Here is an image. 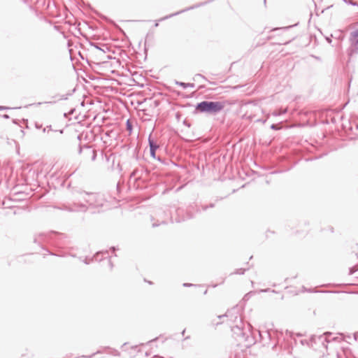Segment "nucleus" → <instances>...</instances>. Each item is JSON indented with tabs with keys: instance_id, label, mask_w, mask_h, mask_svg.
<instances>
[{
	"instance_id": "nucleus-1",
	"label": "nucleus",
	"mask_w": 358,
	"mask_h": 358,
	"mask_svg": "<svg viewBox=\"0 0 358 358\" xmlns=\"http://www.w3.org/2000/svg\"><path fill=\"white\" fill-rule=\"evenodd\" d=\"M80 193H87L85 191L76 190L74 191L69 201L63 205V208L70 212H85L87 210V203H85L87 197H78L76 195Z\"/></svg>"
},
{
	"instance_id": "nucleus-2",
	"label": "nucleus",
	"mask_w": 358,
	"mask_h": 358,
	"mask_svg": "<svg viewBox=\"0 0 358 358\" xmlns=\"http://www.w3.org/2000/svg\"><path fill=\"white\" fill-rule=\"evenodd\" d=\"M225 106V101H203L196 104V110L200 113L216 115L220 113Z\"/></svg>"
},
{
	"instance_id": "nucleus-3",
	"label": "nucleus",
	"mask_w": 358,
	"mask_h": 358,
	"mask_svg": "<svg viewBox=\"0 0 358 358\" xmlns=\"http://www.w3.org/2000/svg\"><path fill=\"white\" fill-rule=\"evenodd\" d=\"M120 47L121 46H94L96 57L102 62H105L106 59H115L116 51H120Z\"/></svg>"
},
{
	"instance_id": "nucleus-4",
	"label": "nucleus",
	"mask_w": 358,
	"mask_h": 358,
	"mask_svg": "<svg viewBox=\"0 0 358 358\" xmlns=\"http://www.w3.org/2000/svg\"><path fill=\"white\" fill-rule=\"evenodd\" d=\"M331 334L326 332L322 335H313L310 337V348L317 351L322 352L327 349V344L330 341Z\"/></svg>"
},
{
	"instance_id": "nucleus-5",
	"label": "nucleus",
	"mask_w": 358,
	"mask_h": 358,
	"mask_svg": "<svg viewBox=\"0 0 358 358\" xmlns=\"http://www.w3.org/2000/svg\"><path fill=\"white\" fill-rule=\"evenodd\" d=\"M76 198L78 199L80 196L82 197H87L85 200V203H87V207L92 206V207H99L103 206L104 203V199L102 195L97 193H80L77 194Z\"/></svg>"
},
{
	"instance_id": "nucleus-6",
	"label": "nucleus",
	"mask_w": 358,
	"mask_h": 358,
	"mask_svg": "<svg viewBox=\"0 0 358 358\" xmlns=\"http://www.w3.org/2000/svg\"><path fill=\"white\" fill-rule=\"evenodd\" d=\"M236 324L231 327V331L234 334H236L237 336L245 338L246 334L244 331V327L241 317H236Z\"/></svg>"
},
{
	"instance_id": "nucleus-7",
	"label": "nucleus",
	"mask_w": 358,
	"mask_h": 358,
	"mask_svg": "<svg viewBox=\"0 0 358 358\" xmlns=\"http://www.w3.org/2000/svg\"><path fill=\"white\" fill-rule=\"evenodd\" d=\"M83 152L85 156H89L91 157L92 161H95L96 158V151L94 149H92L90 146L88 145H84L83 147L80 146L79 153H82Z\"/></svg>"
},
{
	"instance_id": "nucleus-8",
	"label": "nucleus",
	"mask_w": 358,
	"mask_h": 358,
	"mask_svg": "<svg viewBox=\"0 0 358 358\" xmlns=\"http://www.w3.org/2000/svg\"><path fill=\"white\" fill-rule=\"evenodd\" d=\"M157 215L158 217H159L160 218H162V220L160 221L159 223H157V222H153L152 223V227H158L159 224H165L166 223V220L163 218H168L169 216V214L167 213L165 211H162V210H159L157 213Z\"/></svg>"
},
{
	"instance_id": "nucleus-9",
	"label": "nucleus",
	"mask_w": 358,
	"mask_h": 358,
	"mask_svg": "<svg viewBox=\"0 0 358 358\" xmlns=\"http://www.w3.org/2000/svg\"><path fill=\"white\" fill-rule=\"evenodd\" d=\"M148 143H149V146H150V156L155 159L156 158V156H155V152H156V150L159 148L158 145L151 138V137L150 136L149 138H148Z\"/></svg>"
},
{
	"instance_id": "nucleus-10",
	"label": "nucleus",
	"mask_w": 358,
	"mask_h": 358,
	"mask_svg": "<svg viewBox=\"0 0 358 358\" xmlns=\"http://www.w3.org/2000/svg\"><path fill=\"white\" fill-rule=\"evenodd\" d=\"M257 331L262 340L264 339V336H266L268 338V339H271V333L268 330H266L265 331L257 330Z\"/></svg>"
},
{
	"instance_id": "nucleus-11",
	"label": "nucleus",
	"mask_w": 358,
	"mask_h": 358,
	"mask_svg": "<svg viewBox=\"0 0 358 358\" xmlns=\"http://www.w3.org/2000/svg\"><path fill=\"white\" fill-rule=\"evenodd\" d=\"M358 52V46H350L348 50V53L350 57H351L354 54H357Z\"/></svg>"
},
{
	"instance_id": "nucleus-12",
	"label": "nucleus",
	"mask_w": 358,
	"mask_h": 358,
	"mask_svg": "<svg viewBox=\"0 0 358 358\" xmlns=\"http://www.w3.org/2000/svg\"><path fill=\"white\" fill-rule=\"evenodd\" d=\"M47 236V234L43 233L39 234L34 237V242L40 244L43 241V238H46Z\"/></svg>"
},
{
	"instance_id": "nucleus-13",
	"label": "nucleus",
	"mask_w": 358,
	"mask_h": 358,
	"mask_svg": "<svg viewBox=\"0 0 358 358\" xmlns=\"http://www.w3.org/2000/svg\"><path fill=\"white\" fill-rule=\"evenodd\" d=\"M286 113H287V109L286 108H285V109H278V110H276L273 111L272 113V115L273 116L277 117V116H280L281 115L285 114Z\"/></svg>"
},
{
	"instance_id": "nucleus-14",
	"label": "nucleus",
	"mask_w": 358,
	"mask_h": 358,
	"mask_svg": "<svg viewBox=\"0 0 358 358\" xmlns=\"http://www.w3.org/2000/svg\"><path fill=\"white\" fill-rule=\"evenodd\" d=\"M176 84L177 85H179V86L182 87L184 89H186V88H187L188 87H193V84H190V83H185L179 82V81H176Z\"/></svg>"
},
{
	"instance_id": "nucleus-15",
	"label": "nucleus",
	"mask_w": 358,
	"mask_h": 358,
	"mask_svg": "<svg viewBox=\"0 0 358 358\" xmlns=\"http://www.w3.org/2000/svg\"><path fill=\"white\" fill-rule=\"evenodd\" d=\"M194 8V7H191V8H187V9H185V10H181V11H179V12H177V13H173V14H171V15H169V16H166V17H164V18H162V20L168 19V18H169V17H171L175 16V15H178V14H180V13H182V12H184V11L192 9V8Z\"/></svg>"
},
{
	"instance_id": "nucleus-16",
	"label": "nucleus",
	"mask_w": 358,
	"mask_h": 358,
	"mask_svg": "<svg viewBox=\"0 0 358 358\" xmlns=\"http://www.w3.org/2000/svg\"><path fill=\"white\" fill-rule=\"evenodd\" d=\"M352 38L355 40L356 44H358V29L352 33Z\"/></svg>"
},
{
	"instance_id": "nucleus-17",
	"label": "nucleus",
	"mask_w": 358,
	"mask_h": 358,
	"mask_svg": "<svg viewBox=\"0 0 358 358\" xmlns=\"http://www.w3.org/2000/svg\"><path fill=\"white\" fill-rule=\"evenodd\" d=\"M126 127H127V130L129 131V134H131L132 131L133 127H132V124L129 120H128L126 122Z\"/></svg>"
},
{
	"instance_id": "nucleus-18",
	"label": "nucleus",
	"mask_w": 358,
	"mask_h": 358,
	"mask_svg": "<svg viewBox=\"0 0 358 358\" xmlns=\"http://www.w3.org/2000/svg\"><path fill=\"white\" fill-rule=\"evenodd\" d=\"M301 343L303 345H308V347L310 348V338L308 340V339L301 340Z\"/></svg>"
},
{
	"instance_id": "nucleus-19",
	"label": "nucleus",
	"mask_w": 358,
	"mask_h": 358,
	"mask_svg": "<svg viewBox=\"0 0 358 358\" xmlns=\"http://www.w3.org/2000/svg\"><path fill=\"white\" fill-rule=\"evenodd\" d=\"M358 270V267L357 266H352L350 268V274H353Z\"/></svg>"
},
{
	"instance_id": "nucleus-20",
	"label": "nucleus",
	"mask_w": 358,
	"mask_h": 358,
	"mask_svg": "<svg viewBox=\"0 0 358 358\" xmlns=\"http://www.w3.org/2000/svg\"><path fill=\"white\" fill-rule=\"evenodd\" d=\"M245 271V269L239 268V269H237L234 273H235V274H243Z\"/></svg>"
},
{
	"instance_id": "nucleus-21",
	"label": "nucleus",
	"mask_w": 358,
	"mask_h": 358,
	"mask_svg": "<svg viewBox=\"0 0 358 358\" xmlns=\"http://www.w3.org/2000/svg\"><path fill=\"white\" fill-rule=\"evenodd\" d=\"M51 126H47L46 127L43 128V132H49L51 131Z\"/></svg>"
},
{
	"instance_id": "nucleus-22",
	"label": "nucleus",
	"mask_w": 358,
	"mask_h": 358,
	"mask_svg": "<svg viewBox=\"0 0 358 358\" xmlns=\"http://www.w3.org/2000/svg\"><path fill=\"white\" fill-rule=\"evenodd\" d=\"M271 129H273V130H278L279 127H278V126L277 124H273L271 126Z\"/></svg>"
},
{
	"instance_id": "nucleus-23",
	"label": "nucleus",
	"mask_w": 358,
	"mask_h": 358,
	"mask_svg": "<svg viewBox=\"0 0 358 358\" xmlns=\"http://www.w3.org/2000/svg\"><path fill=\"white\" fill-rule=\"evenodd\" d=\"M185 220V217H177V218H176L175 220L176 222H180L182 221H184Z\"/></svg>"
},
{
	"instance_id": "nucleus-24",
	"label": "nucleus",
	"mask_w": 358,
	"mask_h": 358,
	"mask_svg": "<svg viewBox=\"0 0 358 358\" xmlns=\"http://www.w3.org/2000/svg\"><path fill=\"white\" fill-rule=\"evenodd\" d=\"M99 254H100V252H97V253L96 254V255H95V256H94V257H93L92 260L94 259L96 261H100V260H101V259H99Z\"/></svg>"
},
{
	"instance_id": "nucleus-25",
	"label": "nucleus",
	"mask_w": 358,
	"mask_h": 358,
	"mask_svg": "<svg viewBox=\"0 0 358 358\" xmlns=\"http://www.w3.org/2000/svg\"><path fill=\"white\" fill-rule=\"evenodd\" d=\"M289 43V41H285V42H283V43H277L276 45H286Z\"/></svg>"
},
{
	"instance_id": "nucleus-26",
	"label": "nucleus",
	"mask_w": 358,
	"mask_h": 358,
	"mask_svg": "<svg viewBox=\"0 0 358 358\" xmlns=\"http://www.w3.org/2000/svg\"><path fill=\"white\" fill-rule=\"evenodd\" d=\"M247 327H248V331H250V330L252 329V327L251 326V324L248 323Z\"/></svg>"
},
{
	"instance_id": "nucleus-27",
	"label": "nucleus",
	"mask_w": 358,
	"mask_h": 358,
	"mask_svg": "<svg viewBox=\"0 0 358 358\" xmlns=\"http://www.w3.org/2000/svg\"><path fill=\"white\" fill-rule=\"evenodd\" d=\"M193 285L192 284H190V283H184L183 284V286L184 287H190V286H192Z\"/></svg>"
},
{
	"instance_id": "nucleus-28",
	"label": "nucleus",
	"mask_w": 358,
	"mask_h": 358,
	"mask_svg": "<svg viewBox=\"0 0 358 358\" xmlns=\"http://www.w3.org/2000/svg\"><path fill=\"white\" fill-rule=\"evenodd\" d=\"M182 211H183V210H181V209H178V210H176V213H177V214L179 215L180 213H182Z\"/></svg>"
},
{
	"instance_id": "nucleus-29",
	"label": "nucleus",
	"mask_w": 358,
	"mask_h": 358,
	"mask_svg": "<svg viewBox=\"0 0 358 358\" xmlns=\"http://www.w3.org/2000/svg\"><path fill=\"white\" fill-rule=\"evenodd\" d=\"M348 3H349L350 4L353 5V6H356V5H357V3H354V2L352 1V0H349V1H348Z\"/></svg>"
},
{
	"instance_id": "nucleus-30",
	"label": "nucleus",
	"mask_w": 358,
	"mask_h": 358,
	"mask_svg": "<svg viewBox=\"0 0 358 358\" xmlns=\"http://www.w3.org/2000/svg\"><path fill=\"white\" fill-rule=\"evenodd\" d=\"M196 77H200V78H203L204 80L206 79L205 77L203 76H202L201 74H196Z\"/></svg>"
},
{
	"instance_id": "nucleus-31",
	"label": "nucleus",
	"mask_w": 358,
	"mask_h": 358,
	"mask_svg": "<svg viewBox=\"0 0 358 358\" xmlns=\"http://www.w3.org/2000/svg\"><path fill=\"white\" fill-rule=\"evenodd\" d=\"M96 353H94L92 354V355L89 356V357H85V356H83L82 357L83 358H92Z\"/></svg>"
},
{
	"instance_id": "nucleus-32",
	"label": "nucleus",
	"mask_w": 358,
	"mask_h": 358,
	"mask_svg": "<svg viewBox=\"0 0 358 358\" xmlns=\"http://www.w3.org/2000/svg\"><path fill=\"white\" fill-rule=\"evenodd\" d=\"M208 208V206H202V210H206Z\"/></svg>"
},
{
	"instance_id": "nucleus-33",
	"label": "nucleus",
	"mask_w": 358,
	"mask_h": 358,
	"mask_svg": "<svg viewBox=\"0 0 358 358\" xmlns=\"http://www.w3.org/2000/svg\"><path fill=\"white\" fill-rule=\"evenodd\" d=\"M6 109H8V108L4 107V106H0V110H6Z\"/></svg>"
},
{
	"instance_id": "nucleus-34",
	"label": "nucleus",
	"mask_w": 358,
	"mask_h": 358,
	"mask_svg": "<svg viewBox=\"0 0 358 358\" xmlns=\"http://www.w3.org/2000/svg\"><path fill=\"white\" fill-rule=\"evenodd\" d=\"M192 217H193V215H190V214H189V213H188V214H187V219H190V218H192Z\"/></svg>"
},
{
	"instance_id": "nucleus-35",
	"label": "nucleus",
	"mask_w": 358,
	"mask_h": 358,
	"mask_svg": "<svg viewBox=\"0 0 358 358\" xmlns=\"http://www.w3.org/2000/svg\"><path fill=\"white\" fill-rule=\"evenodd\" d=\"M3 117L5 118V119H8L9 118V115L5 114V115H3Z\"/></svg>"
},
{
	"instance_id": "nucleus-36",
	"label": "nucleus",
	"mask_w": 358,
	"mask_h": 358,
	"mask_svg": "<svg viewBox=\"0 0 358 358\" xmlns=\"http://www.w3.org/2000/svg\"><path fill=\"white\" fill-rule=\"evenodd\" d=\"M224 316H228V315H227V314H225V315H220L218 317L221 318V317H224Z\"/></svg>"
},
{
	"instance_id": "nucleus-37",
	"label": "nucleus",
	"mask_w": 358,
	"mask_h": 358,
	"mask_svg": "<svg viewBox=\"0 0 358 358\" xmlns=\"http://www.w3.org/2000/svg\"><path fill=\"white\" fill-rule=\"evenodd\" d=\"M36 128H38V129H39V128H41V125H38V124H36Z\"/></svg>"
},
{
	"instance_id": "nucleus-38",
	"label": "nucleus",
	"mask_w": 358,
	"mask_h": 358,
	"mask_svg": "<svg viewBox=\"0 0 358 358\" xmlns=\"http://www.w3.org/2000/svg\"><path fill=\"white\" fill-rule=\"evenodd\" d=\"M357 335H358V333L355 334V338L356 340H357Z\"/></svg>"
},
{
	"instance_id": "nucleus-39",
	"label": "nucleus",
	"mask_w": 358,
	"mask_h": 358,
	"mask_svg": "<svg viewBox=\"0 0 358 358\" xmlns=\"http://www.w3.org/2000/svg\"><path fill=\"white\" fill-rule=\"evenodd\" d=\"M209 207H210V208L214 207V204L213 203L210 204Z\"/></svg>"
},
{
	"instance_id": "nucleus-40",
	"label": "nucleus",
	"mask_w": 358,
	"mask_h": 358,
	"mask_svg": "<svg viewBox=\"0 0 358 358\" xmlns=\"http://www.w3.org/2000/svg\"><path fill=\"white\" fill-rule=\"evenodd\" d=\"M67 98L65 97L64 96H62V97L61 98V99H66Z\"/></svg>"
},
{
	"instance_id": "nucleus-41",
	"label": "nucleus",
	"mask_w": 358,
	"mask_h": 358,
	"mask_svg": "<svg viewBox=\"0 0 358 358\" xmlns=\"http://www.w3.org/2000/svg\"><path fill=\"white\" fill-rule=\"evenodd\" d=\"M111 250H113V251H115V247H112Z\"/></svg>"
},
{
	"instance_id": "nucleus-42",
	"label": "nucleus",
	"mask_w": 358,
	"mask_h": 358,
	"mask_svg": "<svg viewBox=\"0 0 358 358\" xmlns=\"http://www.w3.org/2000/svg\"><path fill=\"white\" fill-rule=\"evenodd\" d=\"M135 176V172H133V173H131V176Z\"/></svg>"
},
{
	"instance_id": "nucleus-43",
	"label": "nucleus",
	"mask_w": 358,
	"mask_h": 358,
	"mask_svg": "<svg viewBox=\"0 0 358 358\" xmlns=\"http://www.w3.org/2000/svg\"><path fill=\"white\" fill-rule=\"evenodd\" d=\"M185 330L184 329L182 331V334L184 335L185 334Z\"/></svg>"
},
{
	"instance_id": "nucleus-44",
	"label": "nucleus",
	"mask_w": 358,
	"mask_h": 358,
	"mask_svg": "<svg viewBox=\"0 0 358 358\" xmlns=\"http://www.w3.org/2000/svg\"><path fill=\"white\" fill-rule=\"evenodd\" d=\"M109 263H110V267L112 268V267H113V265H112V264H111V262H110V260H109Z\"/></svg>"
},
{
	"instance_id": "nucleus-45",
	"label": "nucleus",
	"mask_w": 358,
	"mask_h": 358,
	"mask_svg": "<svg viewBox=\"0 0 358 358\" xmlns=\"http://www.w3.org/2000/svg\"><path fill=\"white\" fill-rule=\"evenodd\" d=\"M90 45H96L95 43H90Z\"/></svg>"
},
{
	"instance_id": "nucleus-46",
	"label": "nucleus",
	"mask_w": 358,
	"mask_h": 358,
	"mask_svg": "<svg viewBox=\"0 0 358 358\" xmlns=\"http://www.w3.org/2000/svg\"><path fill=\"white\" fill-rule=\"evenodd\" d=\"M71 51H72V50H71V49H69V52H70V54H71Z\"/></svg>"
},
{
	"instance_id": "nucleus-47",
	"label": "nucleus",
	"mask_w": 358,
	"mask_h": 358,
	"mask_svg": "<svg viewBox=\"0 0 358 358\" xmlns=\"http://www.w3.org/2000/svg\"><path fill=\"white\" fill-rule=\"evenodd\" d=\"M85 264H89V262L87 261V259L85 260Z\"/></svg>"
},
{
	"instance_id": "nucleus-48",
	"label": "nucleus",
	"mask_w": 358,
	"mask_h": 358,
	"mask_svg": "<svg viewBox=\"0 0 358 358\" xmlns=\"http://www.w3.org/2000/svg\"><path fill=\"white\" fill-rule=\"evenodd\" d=\"M79 55L81 56L82 58H83V56L81 55V52H79Z\"/></svg>"
},
{
	"instance_id": "nucleus-49",
	"label": "nucleus",
	"mask_w": 358,
	"mask_h": 358,
	"mask_svg": "<svg viewBox=\"0 0 358 358\" xmlns=\"http://www.w3.org/2000/svg\"><path fill=\"white\" fill-rule=\"evenodd\" d=\"M157 358H162V357H157Z\"/></svg>"
},
{
	"instance_id": "nucleus-50",
	"label": "nucleus",
	"mask_w": 358,
	"mask_h": 358,
	"mask_svg": "<svg viewBox=\"0 0 358 358\" xmlns=\"http://www.w3.org/2000/svg\"><path fill=\"white\" fill-rule=\"evenodd\" d=\"M264 3H266V0H264Z\"/></svg>"
},
{
	"instance_id": "nucleus-51",
	"label": "nucleus",
	"mask_w": 358,
	"mask_h": 358,
	"mask_svg": "<svg viewBox=\"0 0 358 358\" xmlns=\"http://www.w3.org/2000/svg\"><path fill=\"white\" fill-rule=\"evenodd\" d=\"M358 6V4H357Z\"/></svg>"
}]
</instances>
